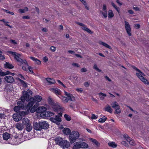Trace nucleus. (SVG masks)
I'll return each instance as SVG.
<instances>
[{"mask_svg": "<svg viewBox=\"0 0 149 149\" xmlns=\"http://www.w3.org/2000/svg\"><path fill=\"white\" fill-rule=\"evenodd\" d=\"M100 13L102 14L104 18H106L107 17V10H100Z\"/></svg>", "mask_w": 149, "mask_h": 149, "instance_id": "35", "label": "nucleus"}, {"mask_svg": "<svg viewBox=\"0 0 149 149\" xmlns=\"http://www.w3.org/2000/svg\"><path fill=\"white\" fill-rule=\"evenodd\" d=\"M132 67L139 72V73H136V76L142 82L144 83L146 82V81L144 80H147L143 77V76H145V74L136 67L134 66H132Z\"/></svg>", "mask_w": 149, "mask_h": 149, "instance_id": "5", "label": "nucleus"}, {"mask_svg": "<svg viewBox=\"0 0 149 149\" xmlns=\"http://www.w3.org/2000/svg\"><path fill=\"white\" fill-rule=\"evenodd\" d=\"M50 120L52 122L56 123L58 125L60 124V123L61 121V119L58 116H56L55 118L51 117Z\"/></svg>", "mask_w": 149, "mask_h": 149, "instance_id": "7", "label": "nucleus"}, {"mask_svg": "<svg viewBox=\"0 0 149 149\" xmlns=\"http://www.w3.org/2000/svg\"><path fill=\"white\" fill-rule=\"evenodd\" d=\"M89 140L93 143H94L97 146L99 147L100 145V143L98 142L95 139H93L92 138H90Z\"/></svg>", "mask_w": 149, "mask_h": 149, "instance_id": "25", "label": "nucleus"}, {"mask_svg": "<svg viewBox=\"0 0 149 149\" xmlns=\"http://www.w3.org/2000/svg\"><path fill=\"white\" fill-rule=\"evenodd\" d=\"M22 124L24 125H26L31 123L30 121L26 118H24L22 120Z\"/></svg>", "mask_w": 149, "mask_h": 149, "instance_id": "18", "label": "nucleus"}, {"mask_svg": "<svg viewBox=\"0 0 149 149\" xmlns=\"http://www.w3.org/2000/svg\"><path fill=\"white\" fill-rule=\"evenodd\" d=\"M46 108L42 106L38 107L36 110V112L38 113H42L45 112L46 110Z\"/></svg>", "mask_w": 149, "mask_h": 149, "instance_id": "14", "label": "nucleus"}, {"mask_svg": "<svg viewBox=\"0 0 149 149\" xmlns=\"http://www.w3.org/2000/svg\"><path fill=\"white\" fill-rule=\"evenodd\" d=\"M33 98L34 99V103H36L40 102L42 100V97L41 96L37 95L35 96Z\"/></svg>", "mask_w": 149, "mask_h": 149, "instance_id": "22", "label": "nucleus"}, {"mask_svg": "<svg viewBox=\"0 0 149 149\" xmlns=\"http://www.w3.org/2000/svg\"><path fill=\"white\" fill-rule=\"evenodd\" d=\"M9 41L10 43L14 45H16L17 44V42L15 40L11 39Z\"/></svg>", "mask_w": 149, "mask_h": 149, "instance_id": "49", "label": "nucleus"}, {"mask_svg": "<svg viewBox=\"0 0 149 149\" xmlns=\"http://www.w3.org/2000/svg\"><path fill=\"white\" fill-rule=\"evenodd\" d=\"M40 123H37V122L35 123H33V128L37 130H41Z\"/></svg>", "mask_w": 149, "mask_h": 149, "instance_id": "17", "label": "nucleus"}, {"mask_svg": "<svg viewBox=\"0 0 149 149\" xmlns=\"http://www.w3.org/2000/svg\"><path fill=\"white\" fill-rule=\"evenodd\" d=\"M64 117L65 119L68 121H69L71 120V117L67 114H65L64 115Z\"/></svg>", "mask_w": 149, "mask_h": 149, "instance_id": "44", "label": "nucleus"}, {"mask_svg": "<svg viewBox=\"0 0 149 149\" xmlns=\"http://www.w3.org/2000/svg\"><path fill=\"white\" fill-rule=\"evenodd\" d=\"M34 99L33 97H31L30 98L29 102L26 106V109L27 111L29 110L30 108L35 103L34 101Z\"/></svg>", "mask_w": 149, "mask_h": 149, "instance_id": "12", "label": "nucleus"}, {"mask_svg": "<svg viewBox=\"0 0 149 149\" xmlns=\"http://www.w3.org/2000/svg\"><path fill=\"white\" fill-rule=\"evenodd\" d=\"M36 107L35 106V105L30 110V111L31 112V113H33L35 111H36V110L37 109H36Z\"/></svg>", "mask_w": 149, "mask_h": 149, "instance_id": "48", "label": "nucleus"}, {"mask_svg": "<svg viewBox=\"0 0 149 149\" xmlns=\"http://www.w3.org/2000/svg\"><path fill=\"white\" fill-rule=\"evenodd\" d=\"M32 93V91L30 90H28L26 91H24L23 94V95L21 97V101H19L17 102L18 106L20 107L21 109L24 108V102L25 101L29 100V96Z\"/></svg>", "mask_w": 149, "mask_h": 149, "instance_id": "1", "label": "nucleus"}, {"mask_svg": "<svg viewBox=\"0 0 149 149\" xmlns=\"http://www.w3.org/2000/svg\"><path fill=\"white\" fill-rule=\"evenodd\" d=\"M111 5L117 11V12L118 13H119V8L117 7L115 5V4L113 3V2H111Z\"/></svg>", "mask_w": 149, "mask_h": 149, "instance_id": "47", "label": "nucleus"}, {"mask_svg": "<svg viewBox=\"0 0 149 149\" xmlns=\"http://www.w3.org/2000/svg\"><path fill=\"white\" fill-rule=\"evenodd\" d=\"M46 80L50 84H54L56 81L53 79H51L49 78H47L46 79Z\"/></svg>", "mask_w": 149, "mask_h": 149, "instance_id": "29", "label": "nucleus"}, {"mask_svg": "<svg viewBox=\"0 0 149 149\" xmlns=\"http://www.w3.org/2000/svg\"><path fill=\"white\" fill-rule=\"evenodd\" d=\"M63 29V26L61 25L60 26V27L59 28L58 31L60 32L62 31Z\"/></svg>", "mask_w": 149, "mask_h": 149, "instance_id": "58", "label": "nucleus"}, {"mask_svg": "<svg viewBox=\"0 0 149 149\" xmlns=\"http://www.w3.org/2000/svg\"><path fill=\"white\" fill-rule=\"evenodd\" d=\"M77 24L78 25H79L80 26H82V27L81 28L84 30L86 31L88 33H90V34L93 33L92 31H91V30L87 28L86 27V25H85L84 24H83L81 23H80V22H77Z\"/></svg>", "mask_w": 149, "mask_h": 149, "instance_id": "9", "label": "nucleus"}, {"mask_svg": "<svg viewBox=\"0 0 149 149\" xmlns=\"http://www.w3.org/2000/svg\"><path fill=\"white\" fill-rule=\"evenodd\" d=\"M50 49L51 51L54 52L56 51V48L53 46H52L51 47Z\"/></svg>", "mask_w": 149, "mask_h": 149, "instance_id": "54", "label": "nucleus"}, {"mask_svg": "<svg viewBox=\"0 0 149 149\" xmlns=\"http://www.w3.org/2000/svg\"><path fill=\"white\" fill-rule=\"evenodd\" d=\"M111 107L115 109L118 107H120L118 103L114 101L111 104Z\"/></svg>", "mask_w": 149, "mask_h": 149, "instance_id": "27", "label": "nucleus"}, {"mask_svg": "<svg viewBox=\"0 0 149 149\" xmlns=\"http://www.w3.org/2000/svg\"><path fill=\"white\" fill-rule=\"evenodd\" d=\"M4 79L7 82L11 83L13 82L14 80L13 78L10 76H7L5 77Z\"/></svg>", "mask_w": 149, "mask_h": 149, "instance_id": "15", "label": "nucleus"}, {"mask_svg": "<svg viewBox=\"0 0 149 149\" xmlns=\"http://www.w3.org/2000/svg\"><path fill=\"white\" fill-rule=\"evenodd\" d=\"M114 14L111 10H110L108 11V17L109 18H111L113 17Z\"/></svg>", "mask_w": 149, "mask_h": 149, "instance_id": "39", "label": "nucleus"}, {"mask_svg": "<svg viewBox=\"0 0 149 149\" xmlns=\"http://www.w3.org/2000/svg\"><path fill=\"white\" fill-rule=\"evenodd\" d=\"M80 71L82 72H86L87 71V69L85 68H83L81 69Z\"/></svg>", "mask_w": 149, "mask_h": 149, "instance_id": "52", "label": "nucleus"}, {"mask_svg": "<svg viewBox=\"0 0 149 149\" xmlns=\"http://www.w3.org/2000/svg\"><path fill=\"white\" fill-rule=\"evenodd\" d=\"M70 143L67 140H63L60 146H61L63 148L65 149L68 148L70 146Z\"/></svg>", "mask_w": 149, "mask_h": 149, "instance_id": "10", "label": "nucleus"}, {"mask_svg": "<svg viewBox=\"0 0 149 149\" xmlns=\"http://www.w3.org/2000/svg\"><path fill=\"white\" fill-rule=\"evenodd\" d=\"M108 144L109 146L114 148H116L117 146V144L114 142L109 143Z\"/></svg>", "mask_w": 149, "mask_h": 149, "instance_id": "37", "label": "nucleus"}, {"mask_svg": "<svg viewBox=\"0 0 149 149\" xmlns=\"http://www.w3.org/2000/svg\"><path fill=\"white\" fill-rule=\"evenodd\" d=\"M9 53L14 56L15 59L18 63L19 65H21L25 64L27 66H28V63L25 60H23L21 58H20L21 55L19 54L11 51L9 52Z\"/></svg>", "mask_w": 149, "mask_h": 149, "instance_id": "2", "label": "nucleus"}, {"mask_svg": "<svg viewBox=\"0 0 149 149\" xmlns=\"http://www.w3.org/2000/svg\"><path fill=\"white\" fill-rule=\"evenodd\" d=\"M80 147L81 148H88V146L87 144L86 143L82 142L80 141Z\"/></svg>", "mask_w": 149, "mask_h": 149, "instance_id": "32", "label": "nucleus"}, {"mask_svg": "<svg viewBox=\"0 0 149 149\" xmlns=\"http://www.w3.org/2000/svg\"><path fill=\"white\" fill-rule=\"evenodd\" d=\"M64 93L65 95L68 98L66 97L63 96H61V97H60L63 103H68L69 100L72 101H75V98L72 95L66 91H64Z\"/></svg>", "mask_w": 149, "mask_h": 149, "instance_id": "3", "label": "nucleus"}, {"mask_svg": "<svg viewBox=\"0 0 149 149\" xmlns=\"http://www.w3.org/2000/svg\"><path fill=\"white\" fill-rule=\"evenodd\" d=\"M2 53V52L0 50V59L3 60L5 59V57Z\"/></svg>", "mask_w": 149, "mask_h": 149, "instance_id": "51", "label": "nucleus"}, {"mask_svg": "<svg viewBox=\"0 0 149 149\" xmlns=\"http://www.w3.org/2000/svg\"><path fill=\"white\" fill-rule=\"evenodd\" d=\"M28 10V8L27 7H25L24 9H19V11L20 13H25L26 11Z\"/></svg>", "mask_w": 149, "mask_h": 149, "instance_id": "40", "label": "nucleus"}, {"mask_svg": "<svg viewBox=\"0 0 149 149\" xmlns=\"http://www.w3.org/2000/svg\"><path fill=\"white\" fill-rule=\"evenodd\" d=\"M99 43L100 45H103V46L105 47L108 48L109 49H111V47L110 46H109L108 44H107L104 42H103L101 41H100L99 42Z\"/></svg>", "mask_w": 149, "mask_h": 149, "instance_id": "33", "label": "nucleus"}, {"mask_svg": "<svg viewBox=\"0 0 149 149\" xmlns=\"http://www.w3.org/2000/svg\"><path fill=\"white\" fill-rule=\"evenodd\" d=\"M15 127L19 130H22L24 128L23 125L20 123H17L16 124Z\"/></svg>", "mask_w": 149, "mask_h": 149, "instance_id": "20", "label": "nucleus"}, {"mask_svg": "<svg viewBox=\"0 0 149 149\" xmlns=\"http://www.w3.org/2000/svg\"><path fill=\"white\" fill-rule=\"evenodd\" d=\"M105 110L110 113H112V109L111 107L108 104L104 108Z\"/></svg>", "mask_w": 149, "mask_h": 149, "instance_id": "28", "label": "nucleus"}, {"mask_svg": "<svg viewBox=\"0 0 149 149\" xmlns=\"http://www.w3.org/2000/svg\"><path fill=\"white\" fill-rule=\"evenodd\" d=\"M3 137L4 140H7L10 138V134L6 132L3 134Z\"/></svg>", "mask_w": 149, "mask_h": 149, "instance_id": "21", "label": "nucleus"}, {"mask_svg": "<svg viewBox=\"0 0 149 149\" xmlns=\"http://www.w3.org/2000/svg\"><path fill=\"white\" fill-rule=\"evenodd\" d=\"M80 141H78L76 142L75 143L74 146L73 147L72 149H78L79 148H81L80 146Z\"/></svg>", "mask_w": 149, "mask_h": 149, "instance_id": "24", "label": "nucleus"}, {"mask_svg": "<svg viewBox=\"0 0 149 149\" xmlns=\"http://www.w3.org/2000/svg\"><path fill=\"white\" fill-rule=\"evenodd\" d=\"M18 80H19V81L22 84V85H23V86L24 87H26L27 86V84L26 83H25L24 82V81L21 80V79H20L19 78H18Z\"/></svg>", "mask_w": 149, "mask_h": 149, "instance_id": "41", "label": "nucleus"}, {"mask_svg": "<svg viewBox=\"0 0 149 149\" xmlns=\"http://www.w3.org/2000/svg\"><path fill=\"white\" fill-rule=\"evenodd\" d=\"M19 115L22 117V116H24L27 114V112H24V111H20L19 113H18Z\"/></svg>", "mask_w": 149, "mask_h": 149, "instance_id": "45", "label": "nucleus"}, {"mask_svg": "<svg viewBox=\"0 0 149 149\" xmlns=\"http://www.w3.org/2000/svg\"><path fill=\"white\" fill-rule=\"evenodd\" d=\"M79 136V133L77 131H72L69 136V140L70 142H74Z\"/></svg>", "mask_w": 149, "mask_h": 149, "instance_id": "4", "label": "nucleus"}, {"mask_svg": "<svg viewBox=\"0 0 149 149\" xmlns=\"http://www.w3.org/2000/svg\"><path fill=\"white\" fill-rule=\"evenodd\" d=\"M50 90L52 92L55 93L56 95H59L61 94V91L60 89L57 88H51Z\"/></svg>", "mask_w": 149, "mask_h": 149, "instance_id": "16", "label": "nucleus"}, {"mask_svg": "<svg viewBox=\"0 0 149 149\" xmlns=\"http://www.w3.org/2000/svg\"><path fill=\"white\" fill-rule=\"evenodd\" d=\"M23 65H24L22 66V69L26 71L27 70L26 68L29 67L28 65V66H27L25 64H23Z\"/></svg>", "mask_w": 149, "mask_h": 149, "instance_id": "56", "label": "nucleus"}, {"mask_svg": "<svg viewBox=\"0 0 149 149\" xmlns=\"http://www.w3.org/2000/svg\"><path fill=\"white\" fill-rule=\"evenodd\" d=\"M72 65H73L74 66H75L76 67H80L78 63H73Z\"/></svg>", "mask_w": 149, "mask_h": 149, "instance_id": "57", "label": "nucleus"}, {"mask_svg": "<svg viewBox=\"0 0 149 149\" xmlns=\"http://www.w3.org/2000/svg\"><path fill=\"white\" fill-rule=\"evenodd\" d=\"M84 86L86 87H88L89 86V84L88 82H86L84 83Z\"/></svg>", "mask_w": 149, "mask_h": 149, "instance_id": "59", "label": "nucleus"}, {"mask_svg": "<svg viewBox=\"0 0 149 149\" xmlns=\"http://www.w3.org/2000/svg\"><path fill=\"white\" fill-rule=\"evenodd\" d=\"M6 117V116L5 114L4 113H0V118H5Z\"/></svg>", "mask_w": 149, "mask_h": 149, "instance_id": "60", "label": "nucleus"}, {"mask_svg": "<svg viewBox=\"0 0 149 149\" xmlns=\"http://www.w3.org/2000/svg\"><path fill=\"white\" fill-rule=\"evenodd\" d=\"M135 27L136 29H138L140 27V24H135Z\"/></svg>", "mask_w": 149, "mask_h": 149, "instance_id": "62", "label": "nucleus"}, {"mask_svg": "<svg viewBox=\"0 0 149 149\" xmlns=\"http://www.w3.org/2000/svg\"><path fill=\"white\" fill-rule=\"evenodd\" d=\"M93 68L96 70L97 71L99 72H102V70L99 69L97 67V65L96 64H95L93 66Z\"/></svg>", "mask_w": 149, "mask_h": 149, "instance_id": "46", "label": "nucleus"}, {"mask_svg": "<svg viewBox=\"0 0 149 149\" xmlns=\"http://www.w3.org/2000/svg\"><path fill=\"white\" fill-rule=\"evenodd\" d=\"M41 130L42 129H47L49 127V125L46 121L40 122Z\"/></svg>", "mask_w": 149, "mask_h": 149, "instance_id": "13", "label": "nucleus"}, {"mask_svg": "<svg viewBox=\"0 0 149 149\" xmlns=\"http://www.w3.org/2000/svg\"><path fill=\"white\" fill-rule=\"evenodd\" d=\"M127 141L132 145H134L135 144V142L133 140L131 139H127Z\"/></svg>", "mask_w": 149, "mask_h": 149, "instance_id": "43", "label": "nucleus"}, {"mask_svg": "<svg viewBox=\"0 0 149 149\" xmlns=\"http://www.w3.org/2000/svg\"><path fill=\"white\" fill-rule=\"evenodd\" d=\"M125 139L127 141V139H130V138L126 134H125L123 135Z\"/></svg>", "mask_w": 149, "mask_h": 149, "instance_id": "53", "label": "nucleus"}, {"mask_svg": "<svg viewBox=\"0 0 149 149\" xmlns=\"http://www.w3.org/2000/svg\"><path fill=\"white\" fill-rule=\"evenodd\" d=\"M107 118L105 116H103L101 118H100L99 119L98 121L99 122L102 123L104 122L107 120Z\"/></svg>", "mask_w": 149, "mask_h": 149, "instance_id": "38", "label": "nucleus"}, {"mask_svg": "<svg viewBox=\"0 0 149 149\" xmlns=\"http://www.w3.org/2000/svg\"><path fill=\"white\" fill-rule=\"evenodd\" d=\"M124 22L125 25V29L127 32L129 36H131V33L130 26L129 23L127 21H125Z\"/></svg>", "mask_w": 149, "mask_h": 149, "instance_id": "8", "label": "nucleus"}, {"mask_svg": "<svg viewBox=\"0 0 149 149\" xmlns=\"http://www.w3.org/2000/svg\"><path fill=\"white\" fill-rule=\"evenodd\" d=\"M98 116H95L94 114H92L91 118L93 119H96L97 118Z\"/></svg>", "mask_w": 149, "mask_h": 149, "instance_id": "55", "label": "nucleus"}, {"mask_svg": "<svg viewBox=\"0 0 149 149\" xmlns=\"http://www.w3.org/2000/svg\"><path fill=\"white\" fill-rule=\"evenodd\" d=\"M76 90L77 92H80V93H81L83 91V90L82 88H77Z\"/></svg>", "mask_w": 149, "mask_h": 149, "instance_id": "61", "label": "nucleus"}, {"mask_svg": "<svg viewBox=\"0 0 149 149\" xmlns=\"http://www.w3.org/2000/svg\"><path fill=\"white\" fill-rule=\"evenodd\" d=\"M13 118L16 122H18L22 120V117L18 113H15L13 116Z\"/></svg>", "mask_w": 149, "mask_h": 149, "instance_id": "11", "label": "nucleus"}, {"mask_svg": "<svg viewBox=\"0 0 149 149\" xmlns=\"http://www.w3.org/2000/svg\"><path fill=\"white\" fill-rule=\"evenodd\" d=\"M99 95L100 99L101 100H103L104 99V97H105L107 96V95L106 94L102 92L100 93Z\"/></svg>", "mask_w": 149, "mask_h": 149, "instance_id": "36", "label": "nucleus"}, {"mask_svg": "<svg viewBox=\"0 0 149 149\" xmlns=\"http://www.w3.org/2000/svg\"><path fill=\"white\" fill-rule=\"evenodd\" d=\"M13 87L11 85H7L5 88L6 91L8 92L12 91L13 90Z\"/></svg>", "mask_w": 149, "mask_h": 149, "instance_id": "30", "label": "nucleus"}, {"mask_svg": "<svg viewBox=\"0 0 149 149\" xmlns=\"http://www.w3.org/2000/svg\"><path fill=\"white\" fill-rule=\"evenodd\" d=\"M121 113V110L120 107L116 108L114 112L115 114H119Z\"/></svg>", "mask_w": 149, "mask_h": 149, "instance_id": "42", "label": "nucleus"}, {"mask_svg": "<svg viewBox=\"0 0 149 149\" xmlns=\"http://www.w3.org/2000/svg\"><path fill=\"white\" fill-rule=\"evenodd\" d=\"M49 103L50 104L52 107L54 109V111H57L58 110L60 109L61 107L57 103H55L51 97H49L48 99Z\"/></svg>", "mask_w": 149, "mask_h": 149, "instance_id": "6", "label": "nucleus"}, {"mask_svg": "<svg viewBox=\"0 0 149 149\" xmlns=\"http://www.w3.org/2000/svg\"><path fill=\"white\" fill-rule=\"evenodd\" d=\"M30 58L33 61H34L35 63L36 64L39 65L41 63V61L38 59L33 57H30Z\"/></svg>", "mask_w": 149, "mask_h": 149, "instance_id": "31", "label": "nucleus"}, {"mask_svg": "<svg viewBox=\"0 0 149 149\" xmlns=\"http://www.w3.org/2000/svg\"><path fill=\"white\" fill-rule=\"evenodd\" d=\"M63 140L62 138L60 137H56L55 139V142L59 146L60 145V144L62 143V141Z\"/></svg>", "mask_w": 149, "mask_h": 149, "instance_id": "26", "label": "nucleus"}, {"mask_svg": "<svg viewBox=\"0 0 149 149\" xmlns=\"http://www.w3.org/2000/svg\"><path fill=\"white\" fill-rule=\"evenodd\" d=\"M103 10H107V6L106 4H104L102 8Z\"/></svg>", "mask_w": 149, "mask_h": 149, "instance_id": "63", "label": "nucleus"}, {"mask_svg": "<svg viewBox=\"0 0 149 149\" xmlns=\"http://www.w3.org/2000/svg\"><path fill=\"white\" fill-rule=\"evenodd\" d=\"M128 13L131 14H133L134 13V12L132 10H129L128 11Z\"/></svg>", "mask_w": 149, "mask_h": 149, "instance_id": "64", "label": "nucleus"}, {"mask_svg": "<svg viewBox=\"0 0 149 149\" xmlns=\"http://www.w3.org/2000/svg\"><path fill=\"white\" fill-rule=\"evenodd\" d=\"M31 124V123H30L29 124L26 125V130L28 132H30L32 128V127Z\"/></svg>", "mask_w": 149, "mask_h": 149, "instance_id": "34", "label": "nucleus"}, {"mask_svg": "<svg viewBox=\"0 0 149 149\" xmlns=\"http://www.w3.org/2000/svg\"><path fill=\"white\" fill-rule=\"evenodd\" d=\"M20 107H19L15 106L14 108V110L16 112L18 111L20 109Z\"/></svg>", "mask_w": 149, "mask_h": 149, "instance_id": "50", "label": "nucleus"}, {"mask_svg": "<svg viewBox=\"0 0 149 149\" xmlns=\"http://www.w3.org/2000/svg\"><path fill=\"white\" fill-rule=\"evenodd\" d=\"M63 132L65 134L69 135L70 134L71 131L69 128H65L63 130Z\"/></svg>", "mask_w": 149, "mask_h": 149, "instance_id": "23", "label": "nucleus"}, {"mask_svg": "<svg viewBox=\"0 0 149 149\" xmlns=\"http://www.w3.org/2000/svg\"><path fill=\"white\" fill-rule=\"evenodd\" d=\"M4 67L5 68L11 69L13 68L14 67L11 63L8 62H6V64L4 65Z\"/></svg>", "mask_w": 149, "mask_h": 149, "instance_id": "19", "label": "nucleus"}]
</instances>
